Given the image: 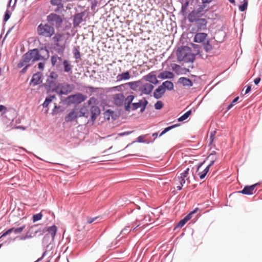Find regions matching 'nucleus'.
Listing matches in <instances>:
<instances>
[{
  "mask_svg": "<svg viewBox=\"0 0 262 262\" xmlns=\"http://www.w3.org/2000/svg\"><path fill=\"white\" fill-rule=\"evenodd\" d=\"M54 48L57 53L62 54L66 49L67 38L65 34L57 33L52 38Z\"/></svg>",
  "mask_w": 262,
  "mask_h": 262,
  "instance_id": "f257e3e1",
  "label": "nucleus"
},
{
  "mask_svg": "<svg viewBox=\"0 0 262 262\" xmlns=\"http://www.w3.org/2000/svg\"><path fill=\"white\" fill-rule=\"evenodd\" d=\"M193 175V171L192 169H190V168L188 167L186 170H185L183 172L180 174V176H178L176 178V181H178L180 185L177 186V189L178 190H181L182 189V187L185 184H187L188 185L190 183V176Z\"/></svg>",
  "mask_w": 262,
  "mask_h": 262,
  "instance_id": "f03ea898",
  "label": "nucleus"
},
{
  "mask_svg": "<svg viewBox=\"0 0 262 262\" xmlns=\"http://www.w3.org/2000/svg\"><path fill=\"white\" fill-rule=\"evenodd\" d=\"M74 86L73 85L67 83H58L53 88V92H56L59 95H68L72 92Z\"/></svg>",
  "mask_w": 262,
  "mask_h": 262,
  "instance_id": "7ed1b4c3",
  "label": "nucleus"
},
{
  "mask_svg": "<svg viewBox=\"0 0 262 262\" xmlns=\"http://www.w3.org/2000/svg\"><path fill=\"white\" fill-rule=\"evenodd\" d=\"M55 30L53 27L48 24H40L37 27L38 35L46 37H51L54 33Z\"/></svg>",
  "mask_w": 262,
  "mask_h": 262,
  "instance_id": "20e7f679",
  "label": "nucleus"
},
{
  "mask_svg": "<svg viewBox=\"0 0 262 262\" xmlns=\"http://www.w3.org/2000/svg\"><path fill=\"white\" fill-rule=\"evenodd\" d=\"M58 78V74L55 72H51L50 74L48 76L47 81H46V85L48 86L50 89H51L52 90H53V88L56 86L57 84V79Z\"/></svg>",
  "mask_w": 262,
  "mask_h": 262,
  "instance_id": "39448f33",
  "label": "nucleus"
},
{
  "mask_svg": "<svg viewBox=\"0 0 262 262\" xmlns=\"http://www.w3.org/2000/svg\"><path fill=\"white\" fill-rule=\"evenodd\" d=\"M203 7H200L197 10H193L188 15V19L190 23L196 22L201 18Z\"/></svg>",
  "mask_w": 262,
  "mask_h": 262,
  "instance_id": "423d86ee",
  "label": "nucleus"
},
{
  "mask_svg": "<svg viewBox=\"0 0 262 262\" xmlns=\"http://www.w3.org/2000/svg\"><path fill=\"white\" fill-rule=\"evenodd\" d=\"M47 20L52 23V25H54L56 28L60 27L62 23L61 17L59 15L54 13H51L48 15Z\"/></svg>",
  "mask_w": 262,
  "mask_h": 262,
  "instance_id": "0eeeda50",
  "label": "nucleus"
},
{
  "mask_svg": "<svg viewBox=\"0 0 262 262\" xmlns=\"http://www.w3.org/2000/svg\"><path fill=\"white\" fill-rule=\"evenodd\" d=\"M191 51V49L187 46H184L180 48L177 52V56L178 61H182L184 58Z\"/></svg>",
  "mask_w": 262,
  "mask_h": 262,
  "instance_id": "6e6552de",
  "label": "nucleus"
},
{
  "mask_svg": "<svg viewBox=\"0 0 262 262\" xmlns=\"http://www.w3.org/2000/svg\"><path fill=\"white\" fill-rule=\"evenodd\" d=\"M148 104V101L145 99L140 100L138 102L133 103L132 104L130 110L135 111L141 107L140 112L143 113Z\"/></svg>",
  "mask_w": 262,
  "mask_h": 262,
  "instance_id": "1a4fd4ad",
  "label": "nucleus"
},
{
  "mask_svg": "<svg viewBox=\"0 0 262 262\" xmlns=\"http://www.w3.org/2000/svg\"><path fill=\"white\" fill-rule=\"evenodd\" d=\"M69 101L73 103H80L86 100L87 97L82 94L78 93L68 97Z\"/></svg>",
  "mask_w": 262,
  "mask_h": 262,
  "instance_id": "9d476101",
  "label": "nucleus"
},
{
  "mask_svg": "<svg viewBox=\"0 0 262 262\" xmlns=\"http://www.w3.org/2000/svg\"><path fill=\"white\" fill-rule=\"evenodd\" d=\"M27 53L30 54V58L33 63L35 61L43 59V57L39 54L38 50L36 49L30 50Z\"/></svg>",
  "mask_w": 262,
  "mask_h": 262,
  "instance_id": "9b49d317",
  "label": "nucleus"
},
{
  "mask_svg": "<svg viewBox=\"0 0 262 262\" xmlns=\"http://www.w3.org/2000/svg\"><path fill=\"white\" fill-rule=\"evenodd\" d=\"M29 56L30 54H29L27 53H26L23 56L21 60L17 64L18 68H22L25 65H28L30 66L32 63Z\"/></svg>",
  "mask_w": 262,
  "mask_h": 262,
  "instance_id": "f8f14e48",
  "label": "nucleus"
},
{
  "mask_svg": "<svg viewBox=\"0 0 262 262\" xmlns=\"http://www.w3.org/2000/svg\"><path fill=\"white\" fill-rule=\"evenodd\" d=\"M257 185V184H255L251 186H246L242 190L238 191L237 192L246 195L253 194L256 191L255 187Z\"/></svg>",
  "mask_w": 262,
  "mask_h": 262,
  "instance_id": "ddd939ff",
  "label": "nucleus"
},
{
  "mask_svg": "<svg viewBox=\"0 0 262 262\" xmlns=\"http://www.w3.org/2000/svg\"><path fill=\"white\" fill-rule=\"evenodd\" d=\"M199 210L198 208H195L193 211H191L188 214H187L183 220H181L176 227L181 228L184 226V225L192 217V215L196 213Z\"/></svg>",
  "mask_w": 262,
  "mask_h": 262,
  "instance_id": "4468645a",
  "label": "nucleus"
},
{
  "mask_svg": "<svg viewBox=\"0 0 262 262\" xmlns=\"http://www.w3.org/2000/svg\"><path fill=\"white\" fill-rule=\"evenodd\" d=\"M154 88V85L151 83H145L141 86L140 91L143 94L149 95L151 93Z\"/></svg>",
  "mask_w": 262,
  "mask_h": 262,
  "instance_id": "2eb2a0df",
  "label": "nucleus"
},
{
  "mask_svg": "<svg viewBox=\"0 0 262 262\" xmlns=\"http://www.w3.org/2000/svg\"><path fill=\"white\" fill-rule=\"evenodd\" d=\"M144 79L154 84H157L159 83L156 75L153 72L148 73L147 75L144 77Z\"/></svg>",
  "mask_w": 262,
  "mask_h": 262,
  "instance_id": "dca6fc26",
  "label": "nucleus"
},
{
  "mask_svg": "<svg viewBox=\"0 0 262 262\" xmlns=\"http://www.w3.org/2000/svg\"><path fill=\"white\" fill-rule=\"evenodd\" d=\"M197 31H202L207 29V21L205 18H201L195 22Z\"/></svg>",
  "mask_w": 262,
  "mask_h": 262,
  "instance_id": "f3484780",
  "label": "nucleus"
},
{
  "mask_svg": "<svg viewBox=\"0 0 262 262\" xmlns=\"http://www.w3.org/2000/svg\"><path fill=\"white\" fill-rule=\"evenodd\" d=\"M165 93V88H164V86H162V85H160V86H158V88H157L155 90L154 94H153V96L156 99H158L161 98L163 96V95Z\"/></svg>",
  "mask_w": 262,
  "mask_h": 262,
  "instance_id": "a211bd4d",
  "label": "nucleus"
},
{
  "mask_svg": "<svg viewBox=\"0 0 262 262\" xmlns=\"http://www.w3.org/2000/svg\"><path fill=\"white\" fill-rule=\"evenodd\" d=\"M134 99V96L133 95H129L125 99L124 98V104L125 107V110L126 111H130L131 109L132 102Z\"/></svg>",
  "mask_w": 262,
  "mask_h": 262,
  "instance_id": "6ab92c4d",
  "label": "nucleus"
},
{
  "mask_svg": "<svg viewBox=\"0 0 262 262\" xmlns=\"http://www.w3.org/2000/svg\"><path fill=\"white\" fill-rule=\"evenodd\" d=\"M124 96L122 94H117L114 96V101L115 104L118 106L122 105L124 103Z\"/></svg>",
  "mask_w": 262,
  "mask_h": 262,
  "instance_id": "aec40b11",
  "label": "nucleus"
},
{
  "mask_svg": "<svg viewBox=\"0 0 262 262\" xmlns=\"http://www.w3.org/2000/svg\"><path fill=\"white\" fill-rule=\"evenodd\" d=\"M41 73L37 72L33 75L32 78L30 81V84L36 85L40 84L41 82Z\"/></svg>",
  "mask_w": 262,
  "mask_h": 262,
  "instance_id": "412c9836",
  "label": "nucleus"
},
{
  "mask_svg": "<svg viewBox=\"0 0 262 262\" xmlns=\"http://www.w3.org/2000/svg\"><path fill=\"white\" fill-rule=\"evenodd\" d=\"M207 37V34L205 33H198L194 37V41L196 42H203Z\"/></svg>",
  "mask_w": 262,
  "mask_h": 262,
  "instance_id": "4be33fe9",
  "label": "nucleus"
},
{
  "mask_svg": "<svg viewBox=\"0 0 262 262\" xmlns=\"http://www.w3.org/2000/svg\"><path fill=\"white\" fill-rule=\"evenodd\" d=\"M178 83L182 84L184 86H192L193 82L192 81L186 77H180L178 79Z\"/></svg>",
  "mask_w": 262,
  "mask_h": 262,
  "instance_id": "5701e85b",
  "label": "nucleus"
},
{
  "mask_svg": "<svg viewBox=\"0 0 262 262\" xmlns=\"http://www.w3.org/2000/svg\"><path fill=\"white\" fill-rule=\"evenodd\" d=\"M174 77V75L172 72L166 71L160 73L158 75V77L162 79H172Z\"/></svg>",
  "mask_w": 262,
  "mask_h": 262,
  "instance_id": "b1692460",
  "label": "nucleus"
},
{
  "mask_svg": "<svg viewBox=\"0 0 262 262\" xmlns=\"http://www.w3.org/2000/svg\"><path fill=\"white\" fill-rule=\"evenodd\" d=\"M77 117H79L78 113L75 110H73L66 116L65 121L68 122H71Z\"/></svg>",
  "mask_w": 262,
  "mask_h": 262,
  "instance_id": "393cba45",
  "label": "nucleus"
},
{
  "mask_svg": "<svg viewBox=\"0 0 262 262\" xmlns=\"http://www.w3.org/2000/svg\"><path fill=\"white\" fill-rule=\"evenodd\" d=\"M203 163L200 164L197 168V171L198 172V175L200 177V178L201 179H203L205 176H206L207 173L209 171L208 167H206L202 171H200L201 168L202 166Z\"/></svg>",
  "mask_w": 262,
  "mask_h": 262,
  "instance_id": "a878e982",
  "label": "nucleus"
},
{
  "mask_svg": "<svg viewBox=\"0 0 262 262\" xmlns=\"http://www.w3.org/2000/svg\"><path fill=\"white\" fill-rule=\"evenodd\" d=\"M91 111L92 114V120L94 121L95 120L97 116L100 114V110L98 106H93L91 107Z\"/></svg>",
  "mask_w": 262,
  "mask_h": 262,
  "instance_id": "bb28decb",
  "label": "nucleus"
},
{
  "mask_svg": "<svg viewBox=\"0 0 262 262\" xmlns=\"http://www.w3.org/2000/svg\"><path fill=\"white\" fill-rule=\"evenodd\" d=\"M130 78V75L129 72L126 71L121 74H118L117 77V81H120L123 80H128Z\"/></svg>",
  "mask_w": 262,
  "mask_h": 262,
  "instance_id": "cd10ccee",
  "label": "nucleus"
},
{
  "mask_svg": "<svg viewBox=\"0 0 262 262\" xmlns=\"http://www.w3.org/2000/svg\"><path fill=\"white\" fill-rule=\"evenodd\" d=\"M51 4L53 6H56L57 8L55 9V12H58L63 9V5L61 0H51Z\"/></svg>",
  "mask_w": 262,
  "mask_h": 262,
  "instance_id": "c85d7f7f",
  "label": "nucleus"
},
{
  "mask_svg": "<svg viewBox=\"0 0 262 262\" xmlns=\"http://www.w3.org/2000/svg\"><path fill=\"white\" fill-rule=\"evenodd\" d=\"M82 15L81 13L76 14L74 17L73 24L74 27L78 26L82 21Z\"/></svg>",
  "mask_w": 262,
  "mask_h": 262,
  "instance_id": "c756f323",
  "label": "nucleus"
},
{
  "mask_svg": "<svg viewBox=\"0 0 262 262\" xmlns=\"http://www.w3.org/2000/svg\"><path fill=\"white\" fill-rule=\"evenodd\" d=\"M79 117H88L89 116V110L85 105H83L78 112Z\"/></svg>",
  "mask_w": 262,
  "mask_h": 262,
  "instance_id": "7c9ffc66",
  "label": "nucleus"
},
{
  "mask_svg": "<svg viewBox=\"0 0 262 262\" xmlns=\"http://www.w3.org/2000/svg\"><path fill=\"white\" fill-rule=\"evenodd\" d=\"M195 59L194 54L192 53L191 51L188 53L186 56L184 58V60L182 61L185 62H193Z\"/></svg>",
  "mask_w": 262,
  "mask_h": 262,
  "instance_id": "2f4dec72",
  "label": "nucleus"
},
{
  "mask_svg": "<svg viewBox=\"0 0 262 262\" xmlns=\"http://www.w3.org/2000/svg\"><path fill=\"white\" fill-rule=\"evenodd\" d=\"M162 86L165 88V90L167 89L169 91H171L174 88L173 83L170 81H165L162 84Z\"/></svg>",
  "mask_w": 262,
  "mask_h": 262,
  "instance_id": "473e14b6",
  "label": "nucleus"
},
{
  "mask_svg": "<svg viewBox=\"0 0 262 262\" xmlns=\"http://www.w3.org/2000/svg\"><path fill=\"white\" fill-rule=\"evenodd\" d=\"M46 231L51 234L52 238L53 239L57 232V227L56 226L54 225L48 228Z\"/></svg>",
  "mask_w": 262,
  "mask_h": 262,
  "instance_id": "72a5a7b5",
  "label": "nucleus"
},
{
  "mask_svg": "<svg viewBox=\"0 0 262 262\" xmlns=\"http://www.w3.org/2000/svg\"><path fill=\"white\" fill-rule=\"evenodd\" d=\"M64 66V71L66 72H69L71 71L72 66L70 64V62L67 60H64L63 62Z\"/></svg>",
  "mask_w": 262,
  "mask_h": 262,
  "instance_id": "f704fd0d",
  "label": "nucleus"
},
{
  "mask_svg": "<svg viewBox=\"0 0 262 262\" xmlns=\"http://www.w3.org/2000/svg\"><path fill=\"white\" fill-rule=\"evenodd\" d=\"M56 97L55 95L50 96L46 98L45 101L42 104V106L43 107H47L48 106L49 104L52 102V101L55 99Z\"/></svg>",
  "mask_w": 262,
  "mask_h": 262,
  "instance_id": "c9c22d12",
  "label": "nucleus"
},
{
  "mask_svg": "<svg viewBox=\"0 0 262 262\" xmlns=\"http://www.w3.org/2000/svg\"><path fill=\"white\" fill-rule=\"evenodd\" d=\"M191 113H192V112H191V110H189V111H187L183 115H182V116L179 117L178 119V120L179 122H181V121L185 120L191 114Z\"/></svg>",
  "mask_w": 262,
  "mask_h": 262,
  "instance_id": "e433bc0d",
  "label": "nucleus"
},
{
  "mask_svg": "<svg viewBox=\"0 0 262 262\" xmlns=\"http://www.w3.org/2000/svg\"><path fill=\"white\" fill-rule=\"evenodd\" d=\"M243 4L239 6V9L242 12H243L247 9L248 3V0H243Z\"/></svg>",
  "mask_w": 262,
  "mask_h": 262,
  "instance_id": "4c0bfd02",
  "label": "nucleus"
},
{
  "mask_svg": "<svg viewBox=\"0 0 262 262\" xmlns=\"http://www.w3.org/2000/svg\"><path fill=\"white\" fill-rule=\"evenodd\" d=\"M204 48L207 52H209L212 50V46L209 43V41L204 43Z\"/></svg>",
  "mask_w": 262,
  "mask_h": 262,
  "instance_id": "58836bf2",
  "label": "nucleus"
},
{
  "mask_svg": "<svg viewBox=\"0 0 262 262\" xmlns=\"http://www.w3.org/2000/svg\"><path fill=\"white\" fill-rule=\"evenodd\" d=\"M58 60H61V58L57 56H53L51 57V63L53 66H55Z\"/></svg>",
  "mask_w": 262,
  "mask_h": 262,
  "instance_id": "ea45409f",
  "label": "nucleus"
},
{
  "mask_svg": "<svg viewBox=\"0 0 262 262\" xmlns=\"http://www.w3.org/2000/svg\"><path fill=\"white\" fill-rule=\"evenodd\" d=\"M178 124H174V125H173L172 126H168L166 128H165L162 132V133L160 134V136H162L163 135H164V134H165L166 132H167L168 131L170 130V129L174 128L176 126H178Z\"/></svg>",
  "mask_w": 262,
  "mask_h": 262,
  "instance_id": "a19ab883",
  "label": "nucleus"
},
{
  "mask_svg": "<svg viewBox=\"0 0 262 262\" xmlns=\"http://www.w3.org/2000/svg\"><path fill=\"white\" fill-rule=\"evenodd\" d=\"M42 217V214L41 213H39L37 214H35L33 216V222H35L41 219Z\"/></svg>",
  "mask_w": 262,
  "mask_h": 262,
  "instance_id": "79ce46f5",
  "label": "nucleus"
},
{
  "mask_svg": "<svg viewBox=\"0 0 262 262\" xmlns=\"http://www.w3.org/2000/svg\"><path fill=\"white\" fill-rule=\"evenodd\" d=\"M26 228V225H23L20 227L14 228H12L13 229V231L15 234L20 233L24 229Z\"/></svg>",
  "mask_w": 262,
  "mask_h": 262,
  "instance_id": "37998d69",
  "label": "nucleus"
},
{
  "mask_svg": "<svg viewBox=\"0 0 262 262\" xmlns=\"http://www.w3.org/2000/svg\"><path fill=\"white\" fill-rule=\"evenodd\" d=\"M163 106V103L161 101H158L155 104V108L156 110H160Z\"/></svg>",
  "mask_w": 262,
  "mask_h": 262,
  "instance_id": "c03bdc74",
  "label": "nucleus"
},
{
  "mask_svg": "<svg viewBox=\"0 0 262 262\" xmlns=\"http://www.w3.org/2000/svg\"><path fill=\"white\" fill-rule=\"evenodd\" d=\"M215 134H216L215 130H213L210 133V139H210L209 145H211L213 143L214 139V137H215Z\"/></svg>",
  "mask_w": 262,
  "mask_h": 262,
  "instance_id": "a18cd8bd",
  "label": "nucleus"
},
{
  "mask_svg": "<svg viewBox=\"0 0 262 262\" xmlns=\"http://www.w3.org/2000/svg\"><path fill=\"white\" fill-rule=\"evenodd\" d=\"M239 99V97H236L234 98V99L232 101V102L228 105L227 107V109L229 110L231 108L233 107V106L235 104V103L238 101Z\"/></svg>",
  "mask_w": 262,
  "mask_h": 262,
  "instance_id": "49530a36",
  "label": "nucleus"
},
{
  "mask_svg": "<svg viewBox=\"0 0 262 262\" xmlns=\"http://www.w3.org/2000/svg\"><path fill=\"white\" fill-rule=\"evenodd\" d=\"M13 231V229L12 228L9 229V230H8L7 231H6V232H5L2 235V236H1L0 238L2 237H4V236H6V235H9L11 233H12Z\"/></svg>",
  "mask_w": 262,
  "mask_h": 262,
  "instance_id": "de8ad7c7",
  "label": "nucleus"
},
{
  "mask_svg": "<svg viewBox=\"0 0 262 262\" xmlns=\"http://www.w3.org/2000/svg\"><path fill=\"white\" fill-rule=\"evenodd\" d=\"M97 100L94 97L91 98L88 101V103L89 105L95 104H96Z\"/></svg>",
  "mask_w": 262,
  "mask_h": 262,
  "instance_id": "09e8293b",
  "label": "nucleus"
},
{
  "mask_svg": "<svg viewBox=\"0 0 262 262\" xmlns=\"http://www.w3.org/2000/svg\"><path fill=\"white\" fill-rule=\"evenodd\" d=\"M7 111V108L6 106L0 105V112L2 113V115H4Z\"/></svg>",
  "mask_w": 262,
  "mask_h": 262,
  "instance_id": "8fccbe9b",
  "label": "nucleus"
},
{
  "mask_svg": "<svg viewBox=\"0 0 262 262\" xmlns=\"http://www.w3.org/2000/svg\"><path fill=\"white\" fill-rule=\"evenodd\" d=\"M74 57L76 59L79 58L80 57V53L78 50L75 49V52L74 53Z\"/></svg>",
  "mask_w": 262,
  "mask_h": 262,
  "instance_id": "3c124183",
  "label": "nucleus"
},
{
  "mask_svg": "<svg viewBox=\"0 0 262 262\" xmlns=\"http://www.w3.org/2000/svg\"><path fill=\"white\" fill-rule=\"evenodd\" d=\"M211 1L212 0H202V3L203 4V6H202L201 7H203L204 9L206 6L205 4L210 3Z\"/></svg>",
  "mask_w": 262,
  "mask_h": 262,
  "instance_id": "603ef678",
  "label": "nucleus"
},
{
  "mask_svg": "<svg viewBox=\"0 0 262 262\" xmlns=\"http://www.w3.org/2000/svg\"><path fill=\"white\" fill-rule=\"evenodd\" d=\"M133 132V131L124 132H123L122 133H120L119 135L120 136H125V135H128L131 134Z\"/></svg>",
  "mask_w": 262,
  "mask_h": 262,
  "instance_id": "864d4df0",
  "label": "nucleus"
},
{
  "mask_svg": "<svg viewBox=\"0 0 262 262\" xmlns=\"http://www.w3.org/2000/svg\"><path fill=\"white\" fill-rule=\"evenodd\" d=\"M10 18V15L9 14L8 12H7L4 16V21H7Z\"/></svg>",
  "mask_w": 262,
  "mask_h": 262,
  "instance_id": "5fc2aeb1",
  "label": "nucleus"
},
{
  "mask_svg": "<svg viewBox=\"0 0 262 262\" xmlns=\"http://www.w3.org/2000/svg\"><path fill=\"white\" fill-rule=\"evenodd\" d=\"M97 217L94 218H88L87 223L88 224H91L96 220Z\"/></svg>",
  "mask_w": 262,
  "mask_h": 262,
  "instance_id": "6e6d98bb",
  "label": "nucleus"
},
{
  "mask_svg": "<svg viewBox=\"0 0 262 262\" xmlns=\"http://www.w3.org/2000/svg\"><path fill=\"white\" fill-rule=\"evenodd\" d=\"M45 67V63L43 62H39L38 63V68L41 70H43Z\"/></svg>",
  "mask_w": 262,
  "mask_h": 262,
  "instance_id": "4d7b16f0",
  "label": "nucleus"
},
{
  "mask_svg": "<svg viewBox=\"0 0 262 262\" xmlns=\"http://www.w3.org/2000/svg\"><path fill=\"white\" fill-rule=\"evenodd\" d=\"M260 79H260V77H257V78H256L254 80V83H255L256 85L258 84L259 83V82H260Z\"/></svg>",
  "mask_w": 262,
  "mask_h": 262,
  "instance_id": "13d9d810",
  "label": "nucleus"
},
{
  "mask_svg": "<svg viewBox=\"0 0 262 262\" xmlns=\"http://www.w3.org/2000/svg\"><path fill=\"white\" fill-rule=\"evenodd\" d=\"M122 87H124V85L123 84H121V85H118V86H114V87L113 88V89L119 91L120 89H121Z\"/></svg>",
  "mask_w": 262,
  "mask_h": 262,
  "instance_id": "bf43d9fd",
  "label": "nucleus"
},
{
  "mask_svg": "<svg viewBox=\"0 0 262 262\" xmlns=\"http://www.w3.org/2000/svg\"><path fill=\"white\" fill-rule=\"evenodd\" d=\"M180 68V66L176 64H174L172 67V69L173 71H176L177 69Z\"/></svg>",
  "mask_w": 262,
  "mask_h": 262,
  "instance_id": "052dcab7",
  "label": "nucleus"
},
{
  "mask_svg": "<svg viewBox=\"0 0 262 262\" xmlns=\"http://www.w3.org/2000/svg\"><path fill=\"white\" fill-rule=\"evenodd\" d=\"M251 85H248L247 86V89L245 91V94H248L249 92H250V91H251Z\"/></svg>",
  "mask_w": 262,
  "mask_h": 262,
  "instance_id": "680f3d73",
  "label": "nucleus"
},
{
  "mask_svg": "<svg viewBox=\"0 0 262 262\" xmlns=\"http://www.w3.org/2000/svg\"><path fill=\"white\" fill-rule=\"evenodd\" d=\"M38 226L37 225H34L33 226H32L29 230V232H32L33 230H35L36 228H37Z\"/></svg>",
  "mask_w": 262,
  "mask_h": 262,
  "instance_id": "e2e57ef3",
  "label": "nucleus"
},
{
  "mask_svg": "<svg viewBox=\"0 0 262 262\" xmlns=\"http://www.w3.org/2000/svg\"><path fill=\"white\" fill-rule=\"evenodd\" d=\"M144 138V137L143 136H139L138 138V141L139 142H142L143 141V139Z\"/></svg>",
  "mask_w": 262,
  "mask_h": 262,
  "instance_id": "0e129e2a",
  "label": "nucleus"
},
{
  "mask_svg": "<svg viewBox=\"0 0 262 262\" xmlns=\"http://www.w3.org/2000/svg\"><path fill=\"white\" fill-rule=\"evenodd\" d=\"M29 66L28 65H25L24 67H25V68L21 70V72L22 73H24L26 72V70L28 68V67H29Z\"/></svg>",
  "mask_w": 262,
  "mask_h": 262,
  "instance_id": "69168bd1",
  "label": "nucleus"
},
{
  "mask_svg": "<svg viewBox=\"0 0 262 262\" xmlns=\"http://www.w3.org/2000/svg\"><path fill=\"white\" fill-rule=\"evenodd\" d=\"M214 163V160H212L210 163H209V164L207 166V167H208V169H209V168L212 166L213 165Z\"/></svg>",
  "mask_w": 262,
  "mask_h": 262,
  "instance_id": "338daca9",
  "label": "nucleus"
},
{
  "mask_svg": "<svg viewBox=\"0 0 262 262\" xmlns=\"http://www.w3.org/2000/svg\"><path fill=\"white\" fill-rule=\"evenodd\" d=\"M138 82H128V84L130 85V88H132V86L134 84H136Z\"/></svg>",
  "mask_w": 262,
  "mask_h": 262,
  "instance_id": "774afa93",
  "label": "nucleus"
}]
</instances>
